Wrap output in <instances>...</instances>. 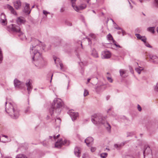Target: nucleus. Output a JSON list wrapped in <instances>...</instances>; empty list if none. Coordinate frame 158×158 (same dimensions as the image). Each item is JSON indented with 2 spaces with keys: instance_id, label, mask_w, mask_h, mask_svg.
Instances as JSON below:
<instances>
[{
  "instance_id": "f03ea898",
  "label": "nucleus",
  "mask_w": 158,
  "mask_h": 158,
  "mask_svg": "<svg viewBox=\"0 0 158 158\" xmlns=\"http://www.w3.org/2000/svg\"><path fill=\"white\" fill-rule=\"evenodd\" d=\"M5 110L10 117L14 119L17 118L19 115V110L13 103L5 102Z\"/></svg>"
},
{
  "instance_id": "a211bd4d",
  "label": "nucleus",
  "mask_w": 158,
  "mask_h": 158,
  "mask_svg": "<svg viewBox=\"0 0 158 158\" xmlns=\"http://www.w3.org/2000/svg\"><path fill=\"white\" fill-rule=\"evenodd\" d=\"M23 11L26 13L28 14L30 13L31 10H30L29 4L27 3H25V6L24 7Z\"/></svg>"
},
{
  "instance_id": "412c9836",
  "label": "nucleus",
  "mask_w": 158,
  "mask_h": 158,
  "mask_svg": "<svg viewBox=\"0 0 158 158\" xmlns=\"http://www.w3.org/2000/svg\"><path fill=\"white\" fill-rule=\"evenodd\" d=\"M74 152L76 156L78 157H80L81 152L80 151V148L77 147H76L74 149Z\"/></svg>"
},
{
  "instance_id": "72a5a7b5",
  "label": "nucleus",
  "mask_w": 158,
  "mask_h": 158,
  "mask_svg": "<svg viewBox=\"0 0 158 158\" xmlns=\"http://www.w3.org/2000/svg\"><path fill=\"white\" fill-rule=\"evenodd\" d=\"M72 3V6L73 9L75 8V7L76 6L75 2L76 0H71Z\"/></svg>"
},
{
  "instance_id": "58836bf2",
  "label": "nucleus",
  "mask_w": 158,
  "mask_h": 158,
  "mask_svg": "<svg viewBox=\"0 0 158 158\" xmlns=\"http://www.w3.org/2000/svg\"><path fill=\"white\" fill-rule=\"evenodd\" d=\"M140 40L143 41L144 43L146 41V38L145 36H143Z\"/></svg>"
},
{
  "instance_id": "37998d69",
  "label": "nucleus",
  "mask_w": 158,
  "mask_h": 158,
  "mask_svg": "<svg viewBox=\"0 0 158 158\" xmlns=\"http://www.w3.org/2000/svg\"><path fill=\"white\" fill-rule=\"evenodd\" d=\"M65 23L67 25L69 26H71L72 25V23L71 22L68 21H66Z\"/></svg>"
},
{
  "instance_id": "1a4fd4ad",
  "label": "nucleus",
  "mask_w": 158,
  "mask_h": 158,
  "mask_svg": "<svg viewBox=\"0 0 158 158\" xmlns=\"http://www.w3.org/2000/svg\"><path fill=\"white\" fill-rule=\"evenodd\" d=\"M0 22L1 24L3 25H5L7 24V19L5 14L2 13L0 16Z\"/></svg>"
},
{
  "instance_id": "6e6d98bb",
  "label": "nucleus",
  "mask_w": 158,
  "mask_h": 158,
  "mask_svg": "<svg viewBox=\"0 0 158 158\" xmlns=\"http://www.w3.org/2000/svg\"><path fill=\"white\" fill-rule=\"evenodd\" d=\"M155 5L157 7H158V2H155Z\"/></svg>"
},
{
  "instance_id": "a18cd8bd",
  "label": "nucleus",
  "mask_w": 158,
  "mask_h": 158,
  "mask_svg": "<svg viewBox=\"0 0 158 158\" xmlns=\"http://www.w3.org/2000/svg\"><path fill=\"white\" fill-rule=\"evenodd\" d=\"M155 90L158 91V83L156 84V86L155 87Z\"/></svg>"
},
{
  "instance_id": "13d9d810",
  "label": "nucleus",
  "mask_w": 158,
  "mask_h": 158,
  "mask_svg": "<svg viewBox=\"0 0 158 158\" xmlns=\"http://www.w3.org/2000/svg\"><path fill=\"white\" fill-rule=\"evenodd\" d=\"M87 39L88 40V41H89V44H91V43L90 42V41H91V40H90V39L89 38H88V39Z\"/></svg>"
},
{
  "instance_id": "79ce46f5",
  "label": "nucleus",
  "mask_w": 158,
  "mask_h": 158,
  "mask_svg": "<svg viewBox=\"0 0 158 158\" xmlns=\"http://www.w3.org/2000/svg\"><path fill=\"white\" fill-rule=\"evenodd\" d=\"M133 135V133L132 132L127 133V137L132 136Z\"/></svg>"
},
{
  "instance_id": "de8ad7c7",
  "label": "nucleus",
  "mask_w": 158,
  "mask_h": 158,
  "mask_svg": "<svg viewBox=\"0 0 158 158\" xmlns=\"http://www.w3.org/2000/svg\"><path fill=\"white\" fill-rule=\"evenodd\" d=\"M137 108H138V109L139 111H140L141 110H142L141 107V106H140L139 105H138Z\"/></svg>"
},
{
  "instance_id": "4d7b16f0",
  "label": "nucleus",
  "mask_w": 158,
  "mask_h": 158,
  "mask_svg": "<svg viewBox=\"0 0 158 158\" xmlns=\"http://www.w3.org/2000/svg\"><path fill=\"white\" fill-rule=\"evenodd\" d=\"M121 31L122 32V34H123V35H124V33L125 32V31H124L123 30L121 29Z\"/></svg>"
},
{
  "instance_id": "5701e85b",
  "label": "nucleus",
  "mask_w": 158,
  "mask_h": 158,
  "mask_svg": "<svg viewBox=\"0 0 158 158\" xmlns=\"http://www.w3.org/2000/svg\"><path fill=\"white\" fill-rule=\"evenodd\" d=\"M91 54L95 58H97L98 57V56L97 52L94 49H93L92 50Z\"/></svg>"
},
{
  "instance_id": "0e129e2a",
  "label": "nucleus",
  "mask_w": 158,
  "mask_h": 158,
  "mask_svg": "<svg viewBox=\"0 0 158 158\" xmlns=\"http://www.w3.org/2000/svg\"><path fill=\"white\" fill-rule=\"evenodd\" d=\"M53 74H52V76H51V80H52V77H53Z\"/></svg>"
},
{
  "instance_id": "864d4df0",
  "label": "nucleus",
  "mask_w": 158,
  "mask_h": 158,
  "mask_svg": "<svg viewBox=\"0 0 158 158\" xmlns=\"http://www.w3.org/2000/svg\"><path fill=\"white\" fill-rule=\"evenodd\" d=\"M87 156V154H84L83 156H82V158H85L86 156Z\"/></svg>"
},
{
  "instance_id": "39448f33",
  "label": "nucleus",
  "mask_w": 158,
  "mask_h": 158,
  "mask_svg": "<svg viewBox=\"0 0 158 158\" xmlns=\"http://www.w3.org/2000/svg\"><path fill=\"white\" fill-rule=\"evenodd\" d=\"M11 28L13 32L17 33L18 36L21 39L24 40L26 39L25 35L21 31L20 28L19 26L12 24L11 26Z\"/></svg>"
},
{
  "instance_id": "393cba45",
  "label": "nucleus",
  "mask_w": 158,
  "mask_h": 158,
  "mask_svg": "<svg viewBox=\"0 0 158 158\" xmlns=\"http://www.w3.org/2000/svg\"><path fill=\"white\" fill-rule=\"evenodd\" d=\"M55 121L56 123V126L57 127H58L59 125L60 124L61 121V120L60 118H57L56 119H55Z\"/></svg>"
},
{
  "instance_id": "ea45409f",
  "label": "nucleus",
  "mask_w": 158,
  "mask_h": 158,
  "mask_svg": "<svg viewBox=\"0 0 158 158\" xmlns=\"http://www.w3.org/2000/svg\"><path fill=\"white\" fill-rule=\"evenodd\" d=\"M89 94L88 92L85 89L84 93V96L85 97L87 96Z\"/></svg>"
},
{
  "instance_id": "4c0bfd02",
  "label": "nucleus",
  "mask_w": 158,
  "mask_h": 158,
  "mask_svg": "<svg viewBox=\"0 0 158 158\" xmlns=\"http://www.w3.org/2000/svg\"><path fill=\"white\" fill-rule=\"evenodd\" d=\"M101 87H98L96 89V91L97 93H99L100 92V90L101 89Z\"/></svg>"
},
{
  "instance_id": "7c9ffc66",
  "label": "nucleus",
  "mask_w": 158,
  "mask_h": 158,
  "mask_svg": "<svg viewBox=\"0 0 158 158\" xmlns=\"http://www.w3.org/2000/svg\"><path fill=\"white\" fill-rule=\"evenodd\" d=\"M155 27H149L148 28V31L153 33L154 32Z\"/></svg>"
},
{
  "instance_id": "c9c22d12",
  "label": "nucleus",
  "mask_w": 158,
  "mask_h": 158,
  "mask_svg": "<svg viewBox=\"0 0 158 158\" xmlns=\"http://www.w3.org/2000/svg\"><path fill=\"white\" fill-rule=\"evenodd\" d=\"M135 36H136L137 38L139 40H140L143 36H141L139 34H135Z\"/></svg>"
},
{
  "instance_id": "052dcab7",
  "label": "nucleus",
  "mask_w": 158,
  "mask_h": 158,
  "mask_svg": "<svg viewBox=\"0 0 158 158\" xmlns=\"http://www.w3.org/2000/svg\"><path fill=\"white\" fill-rule=\"evenodd\" d=\"M109 98H110L109 96H107L106 97L107 100H108V99H109Z\"/></svg>"
},
{
  "instance_id": "69168bd1",
  "label": "nucleus",
  "mask_w": 158,
  "mask_h": 158,
  "mask_svg": "<svg viewBox=\"0 0 158 158\" xmlns=\"http://www.w3.org/2000/svg\"><path fill=\"white\" fill-rule=\"evenodd\" d=\"M111 20L114 23V24L116 25V23L114 22V21L112 19H111Z\"/></svg>"
},
{
  "instance_id": "c85d7f7f",
  "label": "nucleus",
  "mask_w": 158,
  "mask_h": 158,
  "mask_svg": "<svg viewBox=\"0 0 158 158\" xmlns=\"http://www.w3.org/2000/svg\"><path fill=\"white\" fill-rule=\"evenodd\" d=\"M3 55L2 51L0 47V63H1L3 60Z\"/></svg>"
},
{
  "instance_id": "b1692460",
  "label": "nucleus",
  "mask_w": 158,
  "mask_h": 158,
  "mask_svg": "<svg viewBox=\"0 0 158 158\" xmlns=\"http://www.w3.org/2000/svg\"><path fill=\"white\" fill-rule=\"evenodd\" d=\"M144 68L143 67L139 66L138 68L135 69V71L139 74H140L142 71L143 70Z\"/></svg>"
},
{
  "instance_id": "473e14b6",
  "label": "nucleus",
  "mask_w": 158,
  "mask_h": 158,
  "mask_svg": "<svg viewBox=\"0 0 158 158\" xmlns=\"http://www.w3.org/2000/svg\"><path fill=\"white\" fill-rule=\"evenodd\" d=\"M124 143H121L120 144H115L114 145V146L115 148H118L120 146L124 145Z\"/></svg>"
},
{
  "instance_id": "e2e57ef3",
  "label": "nucleus",
  "mask_w": 158,
  "mask_h": 158,
  "mask_svg": "<svg viewBox=\"0 0 158 158\" xmlns=\"http://www.w3.org/2000/svg\"><path fill=\"white\" fill-rule=\"evenodd\" d=\"M49 138L50 139H51L53 138V137L52 136H49Z\"/></svg>"
},
{
  "instance_id": "680f3d73",
  "label": "nucleus",
  "mask_w": 158,
  "mask_h": 158,
  "mask_svg": "<svg viewBox=\"0 0 158 158\" xmlns=\"http://www.w3.org/2000/svg\"><path fill=\"white\" fill-rule=\"evenodd\" d=\"M112 109V108H111L110 109H109L107 111V112H109V111H110V110H111V109Z\"/></svg>"
},
{
  "instance_id": "2f4dec72",
  "label": "nucleus",
  "mask_w": 158,
  "mask_h": 158,
  "mask_svg": "<svg viewBox=\"0 0 158 158\" xmlns=\"http://www.w3.org/2000/svg\"><path fill=\"white\" fill-rule=\"evenodd\" d=\"M107 156V153H102L100 154L101 158H106Z\"/></svg>"
},
{
  "instance_id": "9b49d317",
  "label": "nucleus",
  "mask_w": 158,
  "mask_h": 158,
  "mask_svg": "<svg viewBox=\"0 0 158 158\" xmlns=\"http://www.w3.org/2000/svg\"><path fill=\"white\" fill-rule=\"evenodd\" d=\"M26 85L27 87V89L28 91V94H29L32 89V86L31 82V80H27L26 81Z\"/></svg>"
},
{
  "instance_id": "c756f323",
  "label": "nucleus",
  "mask_w": 158,
  "mask_h": 158,
  "mask_svg": "<svg viewBox=\"0 0 158 158\" xmlns=\"http://www.w3.org/2000/svg\"><path fill=\"white\" fill-rule=\"evenodd\" d=\"M25 113H29L31 111V110L29 107H27L25 110Z\"/></svg>"
},
{
  "instance_id": "0eeeda50",
  "label": "nucleus",
  "mask_w": 158,
  "mask_h": 158,
  "mask_svg": "<svg viewBox=\"0 0 158 158\" xmlns=\"http://www.w3.org/2000/svg\"><path fill=\"white\" fill-rule=\"evenodd\" d=\"M143 154L144 158L146 156H148V157L151 158L152 157V151L149 147H146V148L143 151Z\"/></svg>"
},
{
  "instance_id": "dca6fc26",
  "label": "nucleus",
  "mask_w": 158,
  "mask_h": 158,
  "mask_svg": "<svg viewBox=\"0 0 158 158\" xmlns=\"http://www.w3.org/2000/svg\"><path fill=\"white\" fill-rule=\"evenodd\" d=\"M0 141L3 143L7 142L10 141L8 138V136L2 135L1 137H0Z\"/></svg>"
},
{
  "instance_id": "e433bc0d",
  "label": "nucleus",
  "mask_w": 158,
  "mask_h": 158,
  "mask_svg": "<svg viewBox=\"0 0 158 158\" xmlns=\"http://www.w3.org/2000/svg\"><path fill=\"white\" fill-rule=\"evenodd\" d=\"M145 45L149 48H152V46H151L146 41L144 43Z\"/></svg>"
},
{
  "instance_id": "7ed1b4c3",
  "label": "nucleus",
  "mask_w": 158,
  "mask_h": 158,
  "mask_svg": "<svg viewBox=\"0 0 158 158\" xmlns=\"http://www.w3.org/2000/svg\"><path fill=\"white\" fill-rule=\"evenodd\" d=\"M105 117H102L100 114H94L92 116L91 120L92 122L95 124H103L108 131L110 132L111 130V126L106 121Z\"/></svg>"
},
{
  "instance_id": "f704fd0d",
  "label": "nucleus",
  "mask_w": 158,
  "mask_h": 158,
  "mask_svg": "<svg viewBox=\"0 0 158 158\" xmlns=\"http://www.w3.org/2000/svg\"><path fill=\"white\" fill-rule=\"evenodd\" d=\"M126 71L123 69H120L119 72L120 76H122L123 75L125 74L126 73Z\"/></svg>"
},
{
  "instance_id": "2eb2a0df",
  "label": "nucleus",
  "mask_w": 158,
  "mask_h": 158,
  "mask_svg": "<svg viewBox=\"0 0 158 158\" xmlns=\"http://www.w3.org/2000/svg\"><path fill=\"white\" fill-rule=\"evenodd\" d=\"M94 139L91 137H88L85 140V142L86 143V145L88 146H89L90 145H92L93 143Z\"/></svg>"
},
{
  "instance_id": "cd10ccee",
  "label": "nucleus",
  "mask_w": 158,
  "mask_h": 158,
  "mask_svg": "<svg viewBox=\"0 0 158 158\" xmlns=\"http://www.w3.org/2000/svg\"><path fill=\"white\" fill-rule=\"evenodd\" d=\"M16 158H27L24 155L22 154H20L17 156Z\"/></svg>"
},
{
  "instance_id": "603ef678",
  "label": "nucleus",
  "mask_w": 158,
  "mask_h": 158,
  "mask_svg": "<svg viewBox=\"0 0 158 158\" xmlns=\"http://www.w3.org/2000/svg\"><path fill=\"white\" fill-rule=\"evenodd\" d=\"M64 10V7H62L61 8V9L60 10V12H63Z\"/></svg>"
},
{
  "instance_id": "6e6552de",
  "label": "nucleus",
  "mask_w": 158,
  "mask_h": 158,
  "mask_svg": "<svg viewBox=\"0 0 158 158\" xmlns=\"http://www.w3.org/2000/svg\"><path fill=\"white\" fill-rule=\"evenodd\" d=\"M14 84L16 89H21L24 85L23 83L16 79L14 80Z\"/></svg>"
},
{
  "instance_id": "4468645a",
  "label": "nucleus",
  "mask_w": 158,
  "mask_h": 158,
  "mask_svg": "<svg viewBox=\"0 0 158 158\" xmlns=\"http://www.w3.org/2000/svg\"><path fill=\"white\" fill-rule=\"evenodd\" d=\"M147 56L152 60L153 62L156 64H158V57L155 55H152L150 54H148Z\"/></svg>"
},
{
  "instance_id": "09e8293b",
  "label": "nucleus",
  "mask_w": 158,
  "mask_h": 158,
  "mask_svg": "<svg viewBox=\"0 0 158 158\" xmlns=\"http://www.w3.org/2000/svg\"><path fill=\"white\" fill-rule=\"evenodd\" d=\"M59 136H60V135H57L56 136L55 135H54L53 136V139L54 140H55L56 138H58Z\"/></svg>"
},
{
  "instance_id": "8fccbe9b",
  "label": "nucleus",
  "mask_w": 158,
  "mask_h": 158,
  "mask_svg": "<svg viewBox=\"0 0 158 158\" xmlns=\"http://www.w3.org/2000/svg\"><path fill=\"white\" fill-rule=\"evenodd\" d=\"M113 43L114 44V45H115L116 46V47H118L119 48L120 47V46L119 45L116 44V42L115 41H114V43Z\"/></svg>"
},
{
  "instance_id": "49530a36",
  "label": "nucleus",
  "mask_w": 158,
  "mask_h": 158,
  "mask_svg": "<svg viewBox=\"0 0 158 158\" xmlns=\"http://www.w3.org/2000/svg\"><path fill=\"white\" fill-rule=\"evenodd\" d=\"M43 14L46 15L48 14H49L50 13L49 12H47L45 10H43Z\"/></svg>"
},
{
  "instance_id": "6ab92c4d",
  "label": "nucleus",
  "mask_w": 158,
  "mask_h": 158,
  "mask_svg": "<svg viewBox=\"0 0 158 158\" xmlns=\"http://www.w3.org/2000/svg\"><path fill=\"white\" fill-rule=\"evenodd\" d=\"M86 7V5L85 4H82L80 5L79 7L76 6L75 8L74 9L77 12H78L79 10L83 9Z\"/></svg>"
},
{
  "instance_id": "a878e982",
  "label": "nucleus",
  "mask_w": 158,
  "mask_h": 158,
  "mask_svg": "<svg viewBox=\"0 0 158 158\" xmlns=\"http://www.w3.org/2000/svg\"><path fill=\"white\" fill-rule=\"evenodd\" d=\"M107 37L108 40L111 41L113 43H114V40L112 36L110 33L108 35Z\"/></svg>"
},
{
  "instance_id": "a19ab883",
  "label": "nucleus",
  "mask_w": 158,
  "mask_h": 158,
  "mask_svg": "<svg viewBox=\"0 0 158 158\" xmlns=\"http://www.w3.org/2000/svg\"><path fill=\"white\" fill-rule=\"evenodd\" d=\"M96 149V148L95 147H92L91 148V151L92 152H94Z\"/></svg>"
},
{
  "instance_id": "f3484780",
  "label": "nucleus",
  "mask_w": 158,
  "mask_h": 158,
  "mask_svg": "<svg viewBox=\"0 0 158 158\" xmlns=\"http://www.w3.org/2000/svg\"><path fill=\"white\" fill-rule=\"evenodd\" d=\"M16 21L18 24H21L24 23L26 21L24 18L22 17H20L18 18Z\"/></svg>"
},
{
  "instance_id": "338daca9",
  "label": "nucleus",
  "mask_w": 158,
  "mask_h": 158,
  "mask_svg": "<svg viewBox=\"0 0 158 158\" xmlns=\"http://www.w3.org/2000/svg\"><path fill=\"white\" fill-rule=\"evenodd\" d=\"M155 2H158V0H155Z\"/></svg>"
},
{
  "instance_id": "4be33fe9",
  "label": "nucleus",
  "mask_w": 158,
  "mask_h": 158,
  "mask_svg": "<svg viewBox=\"0 0 158 158\" xmlns=\"http://www.w3.org/2000/svg\"><path fill=\"white\" fill-rule=\"evenodd\" d=\"M103 58H104L108 59L110 58L111 56L110 53L109 52H105L103 54Z\"/></svg>"
},
{
  "instance_id": "f257e3e1",
  "label": "nucleus",
  "mask_w": 158,
  "mask_h": 158,
  "mask_svg": "<svg viewBox=\"0 0 158 158\" xmlns=\"http://www.w3.org/2000/svg\"><path fill=\"white\" fill-rule=\"evenodd\" d=\"M32 42V48H31L30 49V53L32 56V62L36 66L41 68L44 65V62L39 51L44 50V45L37 39L33 40Z\"/></svg>"
},
{
  "instance_id": "774afa93",
  "label": "nucleus",
  "mask_w": 158,
  "mask_h": 158,
  "mask_svg": "<svg viewBox=\"0 0 158 158\" xmlns=\"http://www.w3.org/2000/svg\"><path fill=\"white\" fill-rule=\"evenodd\" d=\"M90 0H86L87 3H89Z\"/></svg>"
},
{
  "instance_id": "5fc2aeb1",
  "label": "nucleus",
  "mask_w": 158,
  "mask_h": 158,
  "mask_svg": "<svg viewBox=\"0 0 158 158\" xmlns=\"http://www.w3.org/2000/svg\"><path fill=\"white\" fill-rule=\"evenodd\" d=\"M128 2L130 6V8L131 9H132L133 8V6L131 5V3L129 1H128Z\"/></svg>"
},
{
  "instance_id": "423d86ee",
  "label": "nucleus",
  "mask_w": 158,
  "mask_h": 158,
  "mask_svg": "<svg viewBox=\"0 0 158 158\" xmlns=\"http://www.w3.org/2000/svg\"><path fill=\"white\" fill-rule=\"evenodd\" d=\"M69 141L65 139L63 141L61 139L55 143V146L56 147L60 148L63 145H65L67 146L69 145Z\"/></svg>"
},
{
  "instance_id": "9d476101",
  "label": "nucleus",
  "mask_w": 158,
  "mask_h": 158,
  "mask_svg": "<svg viewBox=\"0 0 158 158\" xmlns=\"http://www.w3.org/2000/svg\"><path fill=\"white\" fill-rule=\"evenodd\" d=\"M69 114L73 121L75 120L78 116V113L74 112L73 110H70Z\"/></svg>"
},
{
  "instance_id": "bf43d9fd",
  "label": "nucleus",
  "mask_w": 158,
  "mask_h": 158,
  "mask_svg": "<svg viewBox=\"0 0 158 158\" xmlns=\"http://www.w3.org/2000/svg\"><path fill=\"white\" fill-rule=\"evenodd\" d=\"M90 79H90V78H88V79H87V83H88L89 82V81H90Z\"/></svg>"
},
{
  "instance_id": "bb28decb",
  "label": "nucleus",
  "mask_w": 158,
  "mask_h": 158,
  "mask_svg": "<svg viewBox=\"0 0 158 158\" xmlns=\"http://www.w3.org/2000/svg\"><path fill=\"white\" fill-rule=\"evenodd\" d=\"M50 114H51L49 112ZM56 114V113L55 112V111H54V113L53 114H52V117L51 115V114H50V116H48L46 118L47 119H49V118H51L52 119V118H55V117H54V115H55V114Z\"/></svg>"
},
{
  "instance_id": "aec40b11",
  "label": "nucleus",
  "mask_w": 158,
  "mask_h": 158,
  "mask_svg": "<svg viewBox=\"0 0 158 158\" xmlns=\"http://www.w3.org/2000/svg\"><path fill=\"white\" fill-rule=\"evenodd\" d=\"M54 61L55 62L56 64H57V65L58 63L57 62H58L59 65H60V69L61 70H63V64L61 63L59 61V59L58 58H55V57L53 58Z\"/></svg>"
},
{
  "instance_id": "3c124183",
  "label": "nucleus",
  "mask_w": 158,
  "mask_h": 158,
  "mask_svg": "<svg viewBox=\"0 0 158 158\" xmlns=\"http://www.w3.org/2000/svg\"><path fill=\"white\" fill-rule=\"evenodd\" d=\"M114 28L117 30H121L122 29L120 27H119L118 26L114 27Z\"/></svg>"
},
{
  "instance_id": "ddd939ff",
  "label": "nucleus",
  "mask_w": 158,
  "mask_h": 158,
  "mask_svg": "<svg viewBox=\"0 0 158 158\" xmlns=\"http://www.w3.org/2000/svg\"><path fill=\"white\" fill-rule=\"evenodd\" d=\"M5 8L10 10L12 14L16 15H17V13L13 7L10 5L9 4H7L5 6Z\"/></svg>"
},
{
  "instance_id": "c03bdc74",
  "label": "nucleus",
  "mask_w": 158,
  "mask_h": 158,
  "mask_svg": "<svg viewBox=\"0 0 158 158\" xmlns=\"http://www.w3.org/2000/svg\"><path fill=\"white\" fill-rule=\"evenodd\" d=\"M107 80L110 82H112L113 81L112 79H111V77H107Z\"/></svg>"
},
{
  "instance_id": "f8f14e48",
  "label": "nucleus",
  "mask_w": 158,
  "mask_h": 158,
  "mask_svg": "<svg viewBox=\"0 0 158 158\" xmlns=\"http://www.w3.org/2000/svg\"><path fill=\"white\" fill-rule=\"evenodd\" d=\"M15 8L17 10L19 9L21 6V2L19 0H17L13 2Z\"/></svg>"
},
{
  "instance_id": "20e7f679",
  "label": "nucleus",
  "mask_w": 158,
  "mask_h": 158,
  "mask_svg": "<svg viewBox=\"0 0 158 158\" xmlns=\"http://www.w3.org/2000/svg\"><path fill=\"white\" fill-rule=\"evenodd\" d=\"M63 103L61 99L55 98L52 104L51 108L49 110V112L52 117V114L54 113V111L57 114H59L61 110Z\"/></svg>"
}]
</instances>
